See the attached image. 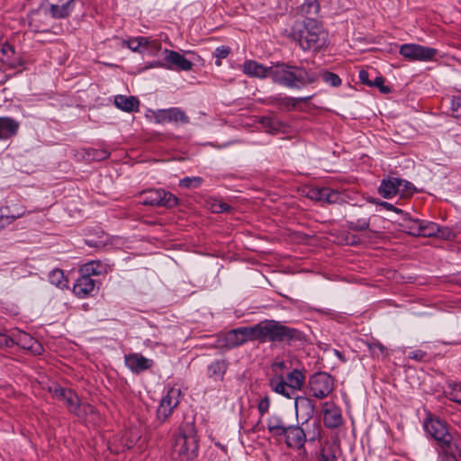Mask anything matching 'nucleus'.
<instances>
[{
    "instance_id": "1",
    "label": "nucleus",
    "mask_w": 461,
    "mask_h": 461,
    "mask_svg": "<svg viewBox=\"0 0 461 461\" xmlns=\"http://www.w3.org/2000/svg\"><path fill=\"white\" fill-rule=\"evenodd\" d=\"M269 77L274 83L281 85H311L324 84L338 86L341 84L339 77L328 71L306 70L301 67L285 63H276L269 67Z\"/></svg>"
},
{
    "instance_id": "2",
    "label": "nucleus",
    "mask_w": 461,
    "mask_h": 461,
    "mask_svg": "<svg viewBox=\"0 0 461 461\" xmlns=\"http://www.w3.org/2000/svg\"><path fill=\"white\" fill-rule=\"evenodd\" d=\"M251 327L253 339L259 342H285L290 345L306 340L303 331L275 320H265Z\"/></svg>"
},
{
    "instance_id": "3",
    "label": "nucleus",
    "mask_w": 461,
    "mask_h": 461,
    "mask_svg": "<svg viewBox=\"0 0 461 461\" xmlns=\"http://www.w3.org/2000/svg\"><path fill=\"white\" fill-rule=\"evenodd\" d=\"M294 38L303 50L316 51L325 46L327 32L316 20L307 19L294 32Z\"/></svg>"
},
{
    "instance_id": "4",
    "label": "nucleus",
    "mask_w": 461,
    "mask_h": 461,
    "mask_svg": "<svg viewBox=\"0 0 461 461\" xmlns=\"http://www.w3.org/2000/svg\"><path fill=\"white\" fill-rule=\"evenodd\" d=\"M305 382L304 373L297 368L289 372L285 378L276 375L268 381L271 390L287 399H292L297 391L302 390Z\"/></svg>"
},
{
    "instance_id": "5",
    "label": "nucleus",
    "mask_w": 461,
    "mask_h": 461,
    "mask_svg": "<svg viewBox=\"0 0 461 461\" xmlns=\"http://www.w3.org/2000/svg\"><path fill=\"white\" fill-rule=\"evenodd\" d=\"M198 440L193 427L187 431L181 432L175 438L172 448V457L176 461H192L197 456Z\"/></svg>"
},
{
    "instance_id": "6",
    "label": "nucleus",
    "mask_w": 461,
    "mask_h": 461,
    "mask_svg": "<svg viewBox=\"0 0 461 461\" xmlns=\"http://www.w3.org/2000/svg\"><path fill=\"white\" fill-rule=\"evenodd\" d=\"M164 64L155 62L151 67H164L170 70L190 71L193 66L199 61V57L194 52H186L189 57L175 50H164Z\"/></svg>"
},
{
    "instance_id": "7",
    "label": "nucleus",
    "mask_w": 461,
    "mask_h": 461,
    "mask_svg": "<svg viewBox=\"0 0 461 461\" xmlns=\"http://www.w3.org/2000/svg\"><path fill=\"white\" fill-rule=\"evenodd\" d=\"M335 388L334 377L324 371H319L310 375L307 382L309 394L318 400L327 398Z\"/></svg>"
},
{
    "instance_id": "8",
    "label": "nucleus",
    "mask_w": 461,
    "mask_h": 461,
    "mask_svg": "<svg viewBox=\"0 0 461 461\" xmlns=\"http://www.w3.org/2000/svg\"><path fill=\"white\" fill-rule=\"evenodd\" d=\"M140 203L148 206L172 208L178 203V198L162 188L144 190L139 194Z\"/></svg>"
},
{
    "instance_id": "9",
    "label": "nucleus",
    "mask_w": 461,
    "mask_h": 461,
    "mask_svg": "<svg viewBox=\"0 0 461 461\" xmlns=\"http://www.w3.org/2000/svg\"><path fill=\"white\" fill-rule=\"evenodd\" d=\"M424 429L443 450L450 447L452 435L448 432L445 422L438 419L429 418L424 422Z\"/></svg>"
},
{
    "instance_id": "10",
    "label": "nucleus",
    "mask_w": 461,
    "mask_h": 461,
    "mask_svg": "<svg viewBox=\"0 0 461 461\" xmlns=\"http://www.w3.org/2000/svg\"><path fill=\"white\" fill-rule=\"evenodd\" d=\"M152 116L155 123H174V124H187L190 122L189 117L179 107H171L168 109L151 110Z\"/></svg>"
},
{
    "instance_id": "11",
    "label": "nucleus",
    "mask_w": 461,
    "mask_h": 461,
    "mask_svg": "<svg viewBox=\"0 0 461 461\" xmlns=\"http://www.w3.org/2000/svg\"><path fill=\"white\" fill-rule=\"evenodd\" d=\"M180 396V389L172 387L162 397L157 410V419L160 423L165 422L172 414L174 409L179 404Z\"/></svg>"
},
{
    "instance_id": "12",
    "label": "nucleus",
    "mask_w": 461,
    "mask_h": 461,
    "mask_svg": "<svg viewBox=\"0 0 461 461\" xmlns=\"http://www.w3.org/2000/svg\"><path fill=\"white\" fill-rule=\"evenodd\" d=\"M438 50L418 44H403L400 48V54L405 59L417 61L432 60Z\"/></svg>"
},
{
    "instance_id": "13",
    "label": "nucleus",
    "mask_w": 461,
    "mask_h": 461,
    "mask_svg": "<svg viewBox=\"0 0 461 461\" xmlns=\"http://www.w3.org/2000/svg\"><path fill=\"white\" fill-rule=\"evenodd\" d=\"M253 329L251 326L240 327L228 331L225 334V345L230 348H237L248 341H253Z\"/></svg>"
},
{
    "instance_id": "14",
    "label": "nucleus",
    "mask_w": 461,
    "mask_h": 461,
    "mask_svg": "<svg viewBox=\"0 0 461 461\" xmlns=\"http://www.w3.org/2000/svg\"><path fill=\"white\" fill-rule=\"evenodd\" d=\"M281 438L285 439L287 447L301 449L306 442V434L302 427L289 424Z\"/></svg>"
},
{
    "instance_id": "15",
    "label": "nucleus",
    "mask_w": 461,
    "mask_h": 461,
    "mask_svg": "<svg viewBox=\"0 0 461 461\" xmlns=\"http://www.w3.org/2000/svg\"><path fill=\"white\" fill-rule=\"evenodd\" d=\"M13 340V346L18 345L19 347L33 351L34 353L40 354L42 348L41 346L28 333L16 330L9 336Z\"/></svg>"
},
{
    "instance_id": "16",
    "label": "nucleus",
    "mask_w": 461,
    "mask_h": 461,
    "mask_svg": "<svg viewBox=\"0 0 461 461\" xmlns=\"http://www.w3.org/2000/svg\"><path fill=\"white\" fill-rule=\"evenodd\" d=\"M125 365L133 373L139 374L149 369L153 366V360L140 354L132 353L125 356Z\"/></svg>"
},
{
    "instance_id": "17",
    "label": "nucleus",
    "mask_w": 461,
    "mask_h": 461,
    "mask_svg": "<svg viewBox=\"0 0 461 461\" xmlns=\"http://www.w3.org/2000/svg\"><path fill=\"white\" fill-rule=\"evenodd\" d=\"M95 281L88 276V275H82L78 277L73 286V293L79 298H86L91 294L95 290Z\"/></svg>"
},
{
    "instance_id": "18",
    "label": "nucleus",
    "mask_w": 461,
    "mask_h": 461,
    "mask_svg": "<svg viewBox=\"0 0 461 461\" xmlns=\"http://www.w3.org/2000/svg\"><path fill=\"white\" fill-rule=\"evenodd\" d=\"M399 188H401V178L387 177L381 181L378 187V193L382 197L391 199L399 195Z\"/></svg>"
},
{
    "instance_id": "19",
    "label": "nucleus",
    "mask_w": 461,
    "mask_h": 461,
    "mask_svg": "<svg viewBox=\"0 0 461 461\" xmlns=\"http://www.w3.org/2000/svg\"><path fill=\"white\" fill-rule=\"evenodd\" d=\"M75 0H59L57 3L50 4L48 12L50 17L62 19L68 17L74 8Z\"/></svg>"
},
{
    "instance_id": "20",
    "label": "nucleus",
    "mask_w": 461,
    "mask_h": 461,
    "mask_svg": "<svg viewBox=\"0 0 461 461\" xmlns=\"http://www.w3.org/2000/svg\"><path fill=\"white\" fill-rule=\"evenodd\" d=\"M294 398L296 414L301 413L306 421L312 418L315 413L314 402L307 396H296Z\"/></svg>"
},
{
    "instance_id": "21",
    "label": "nucleus",
    "mask_w": 461,
    "mask_h": 461,
    "mask_svg": "<svg viewBox=\"0 0 461 461\" xmlns=\"http://www.w3.org/2000/svg\"><path fill=\"white\" fill-rule=\"evenodd\" d=\"M20 128V122L8 116L0 117V140L14 137Z\"/></svg>"
},
{
    "instance_id": "22",
    "label": "nucleus",
    "mask_w": 461,
    "mask_h": 461,
    "mask_svg": "<svg viewBox=\"0 0 461 461\" xmlns=\"http://www.w3.org/2000/svg\"><path fill=\"white\" fill-rule=\"evenodd\" d=\"M241 70L250 77L265 78L269 77V68L252 59L246 60L241 66Z\"/></svg>"
},
{
    "instance_id": "23",
    "label": "nucleus",
    "mask_w": 461,
    "mask_h": 461,
    "mask_svg": "<svg viewBox=\"0 0 461 461\" xmlns=\"http://www.w3.org/2000/svg\"><path fill=\"white\" fill-rule=\"evenodd\" d=\"M267 426L270 435L275 438L280 439L289 424L281 416L273 414L267 418Z\"/></svg>"
},
{
    "instance_id": "24",
    "label": "nucleus",
    "mask_w": 461,
    "mask_h": 461,
    "mask_svg": "<svg viewBox=\"0 0 461 461\" xmlns=\"http://www.w3.org/2000/svg\"><path fill=\"white\" fill-rule=\"evenodd\" d=\"M50 16L47 7H40L29 14V24L34 31L45 30V20Z\"/></svg>"
},
{
    "instance_id": "25",
    "label": "nucleus",
    "mask_w": 461,
    "mask_h": 461,
    "mask_svg": "<svg viewBox=\"0 0 461 461\" xmlns=\"http://www.w3.org/2000/svg\"><path fill=\"white\" fill-rule=\"evenodd\" d=\"M115 106L127 113H133L139 111L140 101L133 95H118L114 96Z\"/></svg>"
},
{
    "instance_id": "26",
    "label": "nucleus",
    "mask_w": 461,
    "mask_h": 461,
    "mask_svg": "<svg viewBox=\"0 0 461 461\" xmlns=\"http://www.w3.org/2000/svg\"><path fill=\"white\" fill-rule=\"evenodd\" d=\"M0 62L10 68H15L21 65L19 55L16 54L14 48L7 43L0 45Z\"/></svg>"
},
{
    "instance_id": "27",
    "label": "nucleus",
    "mask_w": 461,
    "mask_h": 461,
    "mask_svg": "<svg viewBox=\"0 0 461 461\" xmlns=\"http://www.w3.org/2000/svg\"><path fill=\"white\" fill-rule=\"evenodd\" d=\"M258 122L265 131L270 134L279 133L283 131V129L285 127V122L272 116H262L259 118Z\"/></svg>"
},
{
    "instance_id": "28",
    "label": "nucleus",
    "mask_w": 461,
    "mask_h": 461,
    "mask_svg": "<svg viewBox=\"0 0 461 461\" xmlns=\"http://www.w3.org/2000/svg\"><path fill=\"white\" fill-rule=\"evenodd\" d=\"M342 415L340 410L336 407L326 409L323 414V422L329 429H336L342 424Z\"/></svg>"
},
{
    "instance_id": "29",
    "label": "nucleus",
    "mask_w": 461,
    "mask_h": 461,
    "mask_svg": "<svg viewBox=\"0 0 461 461\" xmlns=\"http://www.w3.org/2000/svg\"><path fill=\"white\" fill-rule=\"evenodd\" d=\"M228 364L225 360H215L207 367V374L210 378L215 381L222 380L227 371Z\"/></svg>"
},
{
    "instance_id": "30",
    "label": "nucleus",
    "mask_w": 461,
    "mask_h": 461,
    "mask_svg": "<svg viewBox=\"0 0 461 461\" xmlns=\"http://www.w3.org/2000/svg\"><path fill=\"white\" fill-rule=\"evenodd\" d=\"M48 277H49L50 283L52 284L53 285L59 287L60 289L68 288V281L65 277L63 270H61L59 268L52 269L49 273Z\"/></svg>"
},
{
    "instance_id": "31",
    "label": "nucleus",
    "mask_w": 461,
    "mask_h": 461,
    "mask_svg": "<svg viewBox=\"0 0 461 461\" xmlns=\"http://www.w3.org/2000/svg\"><path fill=\"white\" fill-rule=\"evenodd\" d=\"M62 401L66 402L70 412L80 416V401L76 393L72 390H68Z\"/></svg>"
},
{
    "instance_id": "32",
    "label": "nucleus",
    "mask_w": 461,
    "mask_h": 461,
    "mask_svg": "<svg viewBox=\"0 0 461 461\" xmlns=\"http://www.w3.org/2000/svg\"><path fill=\"white\" fill-rule=\"evenodd\" d=\"M421 222L418 219L407 218L404 219L402 227L408 234L418 237L420 235Z\"/></svg>"
},
{
    "instance_id": "33",
    "label": "nucleus",
    "mask_w": 461,
    "mask_h": 461,
    "mask_svg": "<svg viewBox=\"0 0 461 461\" xmlns=\"http://www.w3.org/2000/svg\"><path fill=\"white\" fill-rule=\"evenodd\" d=\"M445 393L447 394L451 401L461 404V383L455 381L447 382Z\"/></svg>"
},
{
    "instance_id": "34",
    "label": "nucleus",
    "mask_w": 461,
    "mask_h": 461,
    "mask_svg": "<svg viewBox=\"0 0 461 461\" xmlns=\"http://www.w3.org/2000/svg\"><path fill=\"white\" fill-rule=\"evenodd\" d=\"M81 271L84 275L91 276H100L104 272V267L100 261H91L85 264Z\"/></svg>"
},
{
    "instance_id": "35",
    "label": "nucleus",
    "mask_w": 461,
    "mask_h": 461,
    "mask_svg": "<svg viewBox=\"0 0 461 461\" xmlns=\"http://www.w3.org/2000/svg\"><path fill=\"white\" fill-rule=\"evenodd\" d=\"M21 218V214L9 215V207L3 206L0 208V231L5 227L11 225L15 220Z\"/></svg>"
},
{
    "instance_id": "36",
    "label": "nucleus",
    "mask_w": 461,
    "mask_h": 461,
    "mask_svg": "<svg viewBox=\"0 0 461 461\" xmlns=\"http://www.w3.org/2000/svg\"><path fill=\"white\" fill-rule=\"evenodd\" d=\"M149 42V38L137 37L130 39L123 43L127 45L132 51L142 52L145 50V44Z\"/></svg>"
},
{
    "instance_id": "37",
    "label": "nucleus",
    "mask_w": 461,
    "mask_h": 461,
    "mask_svg": "<svg viewBox=\"0 0 461 461\" xmlns=\"http://www.w3.org/2000/svg\"><path fill=\"white\" fill-rule=\"evenodd\" d=\"M439 230V225L432 221L421 222L420 235L421 237H437Z\"/></svg>"
},
{
    "instance_id": "38",
    "label": "nucleus",
    "mask_w": 461,
    "mask_h": 461,
    "mask_svg": "<svg viewBox=\"0 0 461 461\" xmlns=\"http://www.w3.org/2000/svg\"><path fill=\"white\" fill-rule=\"evenodd\" d=\"M347 228L355 231H362L369 229L370 220L368 218H359L356 221H348Z\"/></svg>"
},
{
    "instance_id": "39",
    "label": "nucleus",
    "mask_w": 461,
    "mask_h": 461,
    "mask_svg": "<svg viewBox=\"0 0 461 461\" xmlns=\"http://www.w3.org/2000/svg\"><path fill=\"white\" fill-rule=\"evenodd\" d=\"M310 99V96L300 97V98H288V97H279L276 98V103L278 104L279 108H286L290 109L296 106L297 103L303 102Z\"/></svg>"
},
{
    "instance_id": "40",
    "label": "nucleus",
    "mask_w": 461,
    "mask_h": 461,
    "mask_svg": "<svg viewBox=\"0 0 461 461\" xmlns=\"http://www.w3.org/2000/svg\"><path fill=\"white\" fill-rule=\"evenodd\" d=\"M203 183L200 176H186L179 181V186L188 189L198 188Z\"/></svg>"
},
{
    "instance_id": "41",
    "label": "nucleus",
    "mask_w": 461,
    "mask_h": 461,
    "mask_svg": "<svg viewBox=\"0 0 461 461\" xmlns=\"http://www.w3.org/2000/svg\"><path fill=\"white\" fill-rule=\"evenodd\" d=\"M339 196L340 195L339 192L330 187H322L321 201L326 202L328 203H335L339 201Z\"/></svg>"
},
{
    "instance_id": "42",
    "label": "nucleus",
    "mask_w": 461,
    "mask_h": 461,
    "mask_svg": "<svg viewBox=\"0 0 461 461\" xmlns=\"http://www.w3.org/2000/svg\"><path fill=\"white\" fill-rule=\"evenodd\" d=\"M414 192V185L411 182L401 178V188H399V195L402 197L410 196Z\"/></svg>"
},
{
    "instance_id": "43",
    "label": "nucleus",
    "mask_w": 461,
    "mask_h": 461,
    "mask_svg": "<svg viewBox=\"0 0 461 461\" xmlns=\"http://www.w3.org/2000/svg\"><path fill=\"white\" fill-rule=\"evenodd\" d=\"M437 237L446 240H452L456 238V233L449 227L439 226V230L438 233L437 234Z\"/></svg>"
},
{
    "instance_id": "44",
    "label": "nucleus",
    "mask_w": 461,
    "mask_h": 461,
    "mask_svg": "<svg viewBox=\"0 0 461 461\" xmlns=\"http://www.w3.org/2000/svg\"><path fill=\"white\" fill-rule=\"evenodd\" d=\"M270 407V398L269 396H264L258 404V410L260 414V417H263L269 410Z\"/></svg>"
},
{
    "instance_id": "45",
    "label": "nucleus",
    "mask_w": 461,
    "mask_h": 461,
    "mask_svg": "<svg viewBox=\"0 0 461 461\" xmlns=\"http://www.w3.org/2000/svg\"><path fill=\"white\" fill-rule=\"evenodd\" d=\"M68 390L56 384L50 387V393L53 395V397L62 400L64 396H66V393Z\"/></svg>"
},
{
    "instance_id": "46",
    "label": "nucleus",
    "mask_w": 461,
    "mask_h": 461,
    "mask_svg": "<svg viewBox=\"0 0 461 461\" xmlns=\"http://www.w3.org/2000/svg\"><path fill=\"white\" fill-rule=\"evenodd\" d=\"M371 76L372 73L370 74L368 71L364 69L360 70L358 72L359 83L363 85H367L368 86H372V80L369 78Z\"/></svg>"
},
{
    "instance_id": "47",
    "label": "nucleus",
    "mask_w": 461,
    "mask_h": 461,
    "mask_svg": "<svg viewBox=\"0 0 461 461\" xmlns=\"http://www.w3.org/2000/svg\"><path fill=\"white\" fill-rule=\"evenodd\" d=\"M322 187H312L308 190L307 196L315 201L321 200Z\"/></svg>"
},
{
    "instance_id": "48",
    "label": "nucleus",
    "mask_w": 461,
    "mask_h": 461,
    "mask_svg": "<svg viewBox=\"0 0 461 461\" xmlns=\"http://www.w3.org/2000/svg\"><path fill=\"white\" fill-rule=\"evenodd\" d=\"M13 340L8 335L0 331V348H12Z\"/></svg>"
},
{
    "instance_id": "49",
    "label": "nucleus",
    "mask_w": 461,
    "mask_h": 461,
    "mask_svg": "<svg viewBox=\"0 0 461 461\" xmlns=\"http://www.w3.org/2000/svg\"><path fill=\"white\" fill-rule=\"evenodd\" d=\"M230 54V49L228 47H219L215 50L214 55L217 59H225Z\"/></svg>"
},
{
    "instance_id": "50",
    "label": "nucleus",
    "mask_w": 461,
    "mask_h": 461,
    "mask_svg": "<svg viewBox=\"0 0 461 461\" xmlns=\"http://www.w3.org/2000/svg\"><path fill=\"white\" fill-rule=\"evenodd\" d=\"M376 203L379 204L380 206H382L383 208L386 209L387 211H392V212H394L396 213H402V209L395 207L393 204H392L390 203L382 201V202H379V203L377 202Z\"/></svg>"
},
{
    "instance_id": "51",
    "label": "nucleus",
    "mask_w": 461,
    "mask_h": 461,
    "mask_svg": "<svg viewBox=\"0 0 461 461\" xmlns=\"http://www.w3.org/2000/svg\"><path fill=\"white\" fill-rule=\"evenodd\" d=\"M426 356V353L420 349L414 350L409 353V357L416 361H422Z\"/></svg>"
},
{
    "instance_id": "52",
    "label": "nucleus",
    "mask_w": 461,
    "mask_h": 461,
    "mask_svg": "<svg viewBox=\"0 0 461 461\" xmlns=\"http://www.w3.org/2000/svg\"><path fill=\"white\" fill-rule=\"evenodd\" d=\"M372 86H384V79L381 76H377L376 73L372 71Z\"/></svg>"
},
{
    "instance_id": "53",
    "label": "nucleus",
    "mask_w": 461,
    "mask_h": 461,
    "mask_svg": "<svg viewBox=\"0 0 461 461\" xmlns=\"http://www.w3.org/2000/svg\"><path fill=\"white\" fill-rule=\"evenodd\" d=\"M160 42L158 40L149 38V42L145 44V50L149 49L150 50H160Z\"/></svg>"
},
{
    "instance_id": "54",
    "label": "nucleus",
    "mask_w": 461,
    "mask_h": 461,
    "mask_svg": "<svg viewBox=\"0 0 461 461\" xmlns=\"http://www.w3.org/2000/svg\"><path fill=\"white\" fill-rule=\"evenodd\" d=\"M231 209L230 205L226 203H219L214 204V212H229Z\"/></svg>"
},
{
    "instance_id": "55",
    "label": "nucleus",
    "mask_w": 461,
    "mask_h": 461,
    "mask_svg": "<svg viewBox=\"0 0 461 461\" xmlns=\"http://www.w3.org/2000/svg\"><path fill=\"white\" fill-rule=\"evenodd\" d=\"M92 156L94 159L103 160L109 157V152L106 150H95Z\"/></svg>"
},
{
    "instance_id": "56",
    "label": "nucleus",
    "mask_w": 461,
    "mask_h": 461,
    "mask_svg": "<svg viewBox=\"0 0 461 461\" xmlns=\"http://www.w3.org/2000/svg\"><path fill=\"white\" fill-rule=\"evenodd\" d=\"M346 243L350 246H356L360 243V239L354 234H348L346 236Z\"/></svg>"
},
{
    "instance_id": "57",
    "label": "nucleus",
    "mask_w": 461,
    "mask_h": 461,
    "mask_svg": "<svg viewBox=\"0 0 461 461\" xmlns=\"http://www.w3.org/2000/svg\"><path fill=\"white\" fill-rule=\"evenodd\" d=\"M319 461H337V457L332 453L321 452L319 457Z\"/></svg>"
},
{
    "instance_id": "58",
    "label": "nucleus",
    "mask_w": 461,
    "mask_h": 461,
    "mask_svg": "<svg viewBox=\"0 0 461 461\" xmlns=\"http://www.w3.org/2000/svg\"><path fill=\"white\" fill-rule=\"evenodd\" d=\"M452 110L456 111L461 106V95H454L451 102Z\"/></svg>"
},
{
    "instance_id": "59",
    "label": "nucleus",
    "mask_w": 461,
    "mask_h": 461,
    "mask_svg": "<svg viewBox=\"0 0 461 461\" xmlns=\"http://www.w3.org/2000/svg\"><path fill=\"white\" fill-rule=\"evenodd\" d=\"M439 461H457V459L454 455L445 453L441 456Z\"/></svg>"
},
{
    "instance_id": "60",
    "label": "nucleus",
    "mask_w": 461,
    "mask_h": 461,
    "mask_svg": "<svg viewBox=\"0 0 461 461\" xmlns=\"http://www.w3.org/2000/svg\"><path fill=\"white\" fill-rule=\"evenodd\" d=\"M272 367L275 369L284 370L286 368V364L285 361H276L272 365Z\"/></svg>"
},
{
    "instance_id": "61",
    "label": "nucleus",
    "mask_w": 461,
    "mask_h": 461,
    "mask_svg": "<svg viewBox=\"0 0 461 461\" xmlns=\"http://www.w3.org/2000/svg\"><path fill=\"white\" fill-rule=\"evenodd\" d=\"M26 213V211L25 209L23 208H20V209H16L15 211H14L12 213L9 212V215H17V214H21V217L24 216Z\"/></svg>"
},
{
    "instance_id": "62",
    "label": "nucleus",
    "mask_w": 461,
    "mask_h": 461,
    "mask_svg": "<svg viewBox=\"0 0 461 461\" xmlns=\"http://www.w3.org/2000/svg\"><path fill=\"white\" fill-rule=\"evenodd\" d=\"M334 354L341 362H346L347 361V359L344 357L343 353L339 351L338 349H334Z\"/></svg>"
},
{
    "instance_id": "63",
    "label": "nucleus",
    "mask_w": 461,
    "mask_h": 461,
    "mask_svg": "<svg viewBox=\"0 0 461 461\" xmlns=\"http://www.w3.org/2000/svg\"><path fill=\"white\" fill-rule=\"evenodd\" d=\"M307 8H308L307 13H310V14L312 13V9H313L314 13H317V11H318V6L313 2L308 4Z\"/></svg>"
},
{
    "instance_id": "64",
    "label": "nucleus",
    "mask_w": 461,
    "mask_h": 461,
    "mask_svg": "<svg viewBox=\"0 0 461 461\" xmlns=\"http://www.w3.org/2000/svg\"><path fill=\"white\" fill-rule=\"evenodd\" d=\"M383 94H389L392 91V88H378Z\"/></svg>"
}]
</instances>
